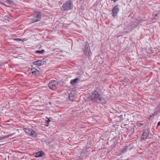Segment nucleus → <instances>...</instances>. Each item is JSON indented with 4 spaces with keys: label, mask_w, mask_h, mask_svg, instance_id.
Segmentation results:
<instances>
[{
    "label": "nucleus",
    "mask_w": 160,
    "mask_h": 160,
    "mask_svg": "<svg viewBox=\"0 0 160 160\" xmlns=\"http://www.w3.org/2000/svg\"><path fill=\"white\" fill-rule=\"evenodd\" d=\"M31 72L32 73L34 74H37V72H38V71L36 68H32L31 69Z\"/></svg>",
    "instance_id": "obj_13"
},
{
    "label": "nucleus",
    "mask_w": 160,
    "mask_h": 160,
    "mask_svg": "<svg viewBox=\"0 0 160 160\" xmlns=\"http://www.w3.org/2000/svg\"><path fill=\"white\" fill-rule=\"evenodd\" d=\"M69 98L71 101H72L73 99V98L72 96V92H71L69 94Z\"/></svg>",
    "instance_id": "obj_15"
},
{
    "label": "nucleus",
    "mask_w": 160,
    "mask_h": 160,
    "mask_svg": "<svg viewBox=\"0 0 160 160\" xmlns=\"http://www.w3.org/2000/svg\"><path fill=\"white\" fill-rule=\"evenodd\" d=\"M160 125V122H159L158 124V126Z\"/></svg>",
    "instance_id": "obj_20"
},
{
    "label": "nucleus",
    "mask_w": 160,
    "mask_h": 160,
    "mask_svg": "<svg viewBox=\"0 0 160 160\" xmlns=\"http://www.w3.org/2000/svg\"><path fill=\"white\" fill-rule=\"evenodd\" d=\"M50 120L48 118V120L46 121V123H48L50 122Z\"/></svg>",
    "instance_id": "obj_19"
},
{
    "label": "nucleus",
    "mask_w": 160,
    "mask_h": 160,
    "mask_svg": "<svg viewBox=\"0 0 160 160\" xmlns=\"http://www.w3.org/2000/svg\"><path fill=\"white\" fill-rule=\"evenodd\" d=\"M58 83L56 81H51L48 84V87L49 88L52 90H55L57 88Z\"/></svg>",
    "instance_id": "obj_4"
},
{
    "label": "nucleus",
    "mask_w": 160,
    "mask_h": 160,
    "mask_svg": "<svg viewBox=\"0 0 160 160\" xmlns=\"http://www.w3.org/2000/svg\"><path fill=\"white\" fill-rule=\"evenodd\" d=\"M91 99L98 103H105L106 101L96 91H93L91 95Z\"/></svg>",
    "instance_id": "obj_1"
},
{
    "label": "nucleus",
    "mask_w": 160,
    "mask_h": 160,
    "mask_svg": "<svg viewBox=\"0 0 160 160\" xmlns=\"http://www.w3.org/2000/svg\"><path fill=\"white\" fill-rule=\"evenodd\" d=\"M33 64L38 66H40L43 64V62L40 60H38L37 61H34L33 62Z\"/></svg>",
    "instance_id": "obj_9"
},
{
    "label": "nucleus",
    "mask_w": 160,
    "mask_h": 160,
    "mask_svg": "<svg viewBox=\"0 0 160 160\" xmlns=\"http://www.w3.org/2000/svg\"><path fill=\"white\" fill-rule=\"evenodd\" d=\"M157 16V15L156 14L155 15V16Z\"/></svg>",
    "instance_id": "obj_22"
},
{
    "label": "nucleus",
    "mask_w": 160,
    "mask_h": 160,
    "mask_svg": "<svg viewBox=\"0 0 160 160\" xmlns=\"http://www.w3.org/2000/svg\"><path fill=\"white\" fill-rule=\"evenodd\" d=\"M119 11V6L118 5L115 6L112 10V16L113 17L117 15Z\"/></svg>",
    "instance_id": "obj_7"
},
{
    "label": "nucleus",
    "mask_w": 160,
    "mask_h": 160,
    "mask_svg": "<svg viewBox=\"0 0 160 160\" xmlns=\"http://www.w3.org/2000/svg\"><path fill=\"white\" fill-rule=\"evenodd\" d=\"M44 52V50L42 49V50L41 51H37L36 52L38 53L42 54Z\"/></svg>",
    "instance_id": "obj_16"
},
{
    "label": "nucleus",
    "mask_w": 160,
    "mask_h": 160,
    "mask_svg": "<svg viewBox=\"0 0 160 160\" xmlns=\"http://www.w3.org/2000/svg\"><path fill=\"white\" fill-rule=\"evenodd\" d=\"M80 79V78L78 77L75 79L71 80L70 83L72 85H74L77 83Z\"/></svg>",
    "instance_id": "obj_8"
},
{
    "label": "nucleus",
    "mask_w": 160,
    "mask_h": 160,
    "mask_svg": "<svg viewBox=\"0 0 160 160\" xmlns=\"http://www.w3.org/2000/svg\"><path fill=\"white\" fill-rule=\"evenodd\" d=\"M6 2L9 4H11L12 3V2L10 0H7Z\"/></svg>",
    "instance_id": "obj_17"
},
{
    "label": "nucleus",
    "mask_w": 160,
    "mask_h": 160,
    "mask_svg": "<svg viewBox=\"0 0 160 160\" xmlns=\"http://www.w3.org/2000/svg\"><path fill=\"white\" fill-rule=\"evenodd\" d=\"M41 14L39 12H36L32 19V21L33 23L39 21L41 19Z\"/></svg>",
    "instance_id": "obj_5"
},
{
    "label": "nucleus",
    "mask_w": 160,
    "mask_h": 160,
    "mask_svg": "<svg viewBox=\"0 0 160 160\" xmlns=\"http://www.w3.org/2000/svg\"><path fill=\"white\" fill-rule=\"evenodd\" d=\"M29 135L32 137H36L37 136V134L35 131L32 129L31 130V133Z\"/></svg>",
    "instance_id": "obj_11"
},
{
    "label": "nucleus",
    "mask_w": 160,
    "mask_h": 160,
    "mask_svg": "<svg viewBox=\"0 0 160 160\" xmlns=\"http://www.w3.org/2000/svg\"><path fill=\"white\" fill-rule=\"evenodd\" d=\"M24 129L25 130V132L28 134L29 135H30V134L31 132V130H32L31 129H27V128H24Z\"/></svg>",
    "instance_id": "obj_14"
},
{
    "label": "nucleus",
    "mask_w": 160,
    "mask_h": 160,
    "mask_svg": "<svg viewBox=\"0 0 160 160\" xmlns=\"http://www.w3.org/2000/svg\"><path fill=\"white\" fill-rule=\"evenodd\" d=\"M114 2H115L117 1V0H112Z\"/></svg>",
    "instance_id": "obj_21"
},
{
    "label": "nucleus",
    "mask_w": 160,
    "mask_h": 160,
    "mask_svg": "<svg viewBox=\"0 0 160 160\" xmlns=\"http://www.w3.org/2000/svg\"><path fill=\"white\" fill-rule=\"evenodd\" d=\"M43 153L42 151H41L37 153L35 155L36 157H41L43 155Z\"/></svg>",
    "instance_id": "obj_12"
},
{
    "label": "nucleus",
    "mask_w": 160,
    "mask_h": 160,
    "mask_svg": "<svg viewBox=\"0 0 160 160\" xmlns=\"http://www.w3.org/2000/svg\"><path fill=\"white\" fill-rule=\"evenodd\" d=\"M14 133L13 134L8 135L7 136H3L2 137H0V141L4 139H6L9 137H11L14 134Z\"/></svg>",
    "instance_id": "obj_10"
},
{
    "label": "nucleus",
    "mask_w": 160,
    "mask_h": 160,
    "mask_svg": "<svg viewBox=\"0 0 160 160\" xmlns=\"http://www.w3.org/2000/svg\"><path fill=\"white\" fill-rule=\"evenodd\" d=\"M85 45L83 49V52L84 54L87 56H90L91 54L88 42H85Z\"/></svg>",
    "instance_id": "obj_2"
},
{
    "label": "nucleus",
    "mask_w": 160,
    "mask_h": 160,
    "mask_svg": "<svg viewBox=\"0 0 160 160\" xmlns=\"http://www.w3.org/2000/svg\"><path fill=\"white\" fill-rule=\"evenodd\" d=\"M14 40H15L19 41H21L22 40L21 39H19V38H16V39H14Z\"/></svg>",
    "instance_id": "obj_18"
},
{
    "label": "nucleus",
    "mask_w": 160,
    "mask_h": 160,
    "mask_svg": "<svg viewBox=\"0 0 160 160\" xmlns=\"http://www.w3.org/2000/svg\"><path fill=\"white\" fill-rule=\"evenodd\" d=\"M149 133V130L148 128H147L144 130L142 136L141 140L146 139L148 136Z\"/></svg>",
    "instance_id": "obj_6"
},
{
    "label": "nucleus",
    "mask_w": 160,
    "mask_h": 160,
    "mask_svg": "<svg viewBox=\"0 0 160 160\" xmlns=\"http://www.w3.org/2000/svg\"><path fill=\"white\" fill-rule=\"evenodd\" d=\"M64 10H69L72 8V2L71 1L66 2L63 5L62 7Z\"/></svg>",
    "instance_id": "obj_3"
}]
</instances>
